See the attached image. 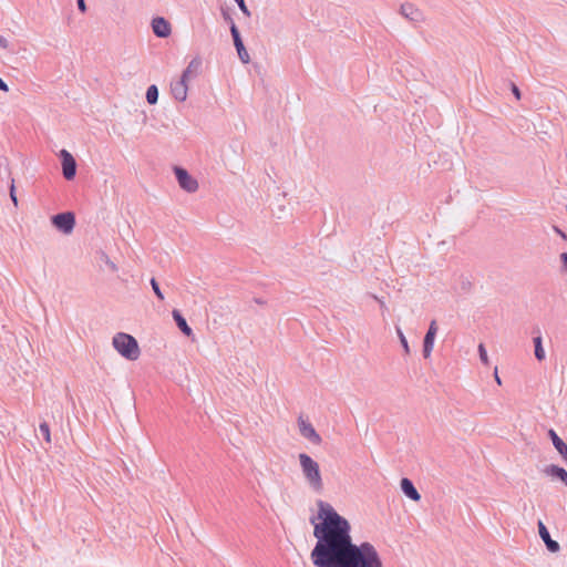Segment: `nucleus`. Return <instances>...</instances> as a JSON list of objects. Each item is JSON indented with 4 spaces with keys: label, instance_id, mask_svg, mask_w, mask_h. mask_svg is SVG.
Returning <instances> with one entry per match:
<instances>
[{
    "label": "nucleus",
    "instance_id": "nucleus-1",
    "mask_svg": "<svg viewBox=\"0 0 567 567\" xmlns=\"http://www.w3.org/2000/svg\"><path fill=\"white\" fill-rule=\"evenodd\" d=\"M317 505V518L320 522L316 523V517L310 518L317 538L310 559L316 567H332L359 545L352 542L351 526L347 518L327 502L319 499Z\"/></svg>",
    "mask_w": 567,
    "mask_h": 567
},
{
    "label": "nucleus",
    "instance_id": "nucleus-2",
    "mask_svg": "<svg viewBox=\"0 0 567 567\" xmlns=\"http://www.w3.org/2000/svg\"><path fill=\"white\" fill-rule=\"evenodd\" d=\"M382 560L374 548L368 542L361 543L353 551L342 558L332 567H382Z\"/></svg>",
    "mask_w": 567,
    "mask_h": 567
},
{
    "label": "nucleus",
    "instance_id": "nucleus-3",
    "mask_svg": "<svg viewBox=\"0 0 567 567\" xmlns=\"http://www.w3.org/2000/svg\"><path fill=\"white\" fill-rule=\"evenodd\" d=\"M113 347L114 349L125 359L135 361L138 359L141 354V350L137 343V340L125 332H117L113 337Z\"/></svg>",
    "mask_w": 567,
    "mask_h": 567
},
{
    "label": "nucleus",
    "instance_id": "nucleus-4",
    "mask_svg": "<svg viewBox=\"0 0 567 567\" xmlns=\"http://www.w3.org/2000/svg\"><path fill=\"white\" fill-rule=\"evenodd\" d=\"M299 462L302 470V473L308 481L309 485L316 492H321L323 488L321 473L319 468V464L308 454L300 453Z\"/></svg>",
    "mask_w": 567,
    "mask_h": 567
},
{
    "label": "nucleus",
    "instance_id": "nucleus-5",
    "mask_svg": "<svg viewBox=\"0 0 567 567\" xmlns=\"http://www.w3.org/2000/svg\"><path fill=\"white\" fill-rule=\"evenodd\" d=\"M51 224L61 233L69 235L75 227V215L73 212H62L51 217Z\"/></svg>",
    "mask_w": 567,
    "mask_h": 567
},
{
    "label": "nucleus",
    "instance_id": "nucleus-6",
    "mask_svg": "<svg viewBox=\"0 0 567 567\" xmlns=\"http://www.w3.org/2000/svg\"><path fill=\"white\" fill-rule=\"evenodd\" d=\"M174 174L182 189L188 193H194L198 189V182L184 167L175 166Z\"/></svg>",
    "mask_w": 567,
    "mask_h": 567
},
{
    "label": "nucleus",
    "instance_id": "nucleus-7",
    "mask_svg": "<svg viewBox=\"0 0 567 567\" xmlns=\"http://www.w3.org/2000/svg\"><path fill=\"white\" fill-rule=\"evenodd\" d=\"M60 159L62 165V175L66 181H73L76 175L78 164L73 155L66 151L61 150Z\"/></svg>",
    "mask_w": 567,
    "mask_h": 567
},
{
    "label": "nucleus",
    "instance_id": "nucleus-8",
    "mask_svg": "<svg viewBox=\"0 0 567 567\" xmlns=\"http://www.w3.org/2000/svg\"><path fill=\"white\" fill-rule=\"evenodd\" d=\"M230 34L234 41V45L236 48V51L238 53V56L243 63H248L250 61L249 54L245 48L244 41L241 39L240 32L236 25V23H231L229 25Z\"/></svg>",
    "mask_w": 567,
    "mask_h": 567
},
{
    "label": "nucleus",
    "instance_id": "nucleus-9",
    "mask_svg": "<svg viewBox=\"0 0 567 567\" xmlns=\"http://www.w3.org/2000/svg\"><path fill=\"white\" fill-rule=\"evenodd\" d=\"M298 425L300 434L309 440L313 444H320L321 443V436L317 433L316 429L312 426V424L306 420L302 419V416H299L298 419Z\"/></svg>",
    "mask_w": 567,
    "mask_h": 567
},
{
    "label": "nucleus",
    "instance_id": "nucleus-10",
    "mask_svg": "<svg viewBox=\"0 0 567 567\" xmlns=\"http://www.w3.org/2000/svg\"><path fill=\"white\" fill-rule=\"evenodd\" d=\"M151 25L153 33L158 38L165 39L172 33L171 23L163 17L153 18Z\"/></svg>",
    "mask_w": 567,
    "mask_h": 567
},
{
    "label": "nucleus",
    "instance_id": "nucleus-11",
    "mask_svg": "<svg viewBox=\"0 0 567 567\" xmlns=\"http://www.w3.org/2000/svg\"><path fill=\"white\" fill-rule=\"evenodd\" d=\"M537 527L539 537L545 543L547 550L550 553H558L560 550V546L558 542L551 539L549 530L547 529L546 525L542 520H538Z\"/></svg>",
    "mask_w": 567,
    "mask_h": 567
},
{
    "label": "nucleus",
    "instance_id": "nucleus-12",
    "mask_svg": "<svg viewBox=\"0 0 567 567\" xmlns=\"http://www.w3.org/2000/svg\"><path fill=\"white\" fill-rule=\"evenodd\" d=\"M400 13L411 22H420L423 20L422 11L412 3L401 4Z\"/></svg>",
    "mask_w": 567,
    "mask_h": 567
},
{
    "label": "nucleus",
    "instance_id": "nucleus-13",
    "mask_svg": "<svg viewBox=\"0 0 567 567\" xmlns=\"http://www.w3.org/2000/svg\"><path fill=\"white\" fill-rule=\"evenodd\" d=\"M548 436L551 440V443L556 451L559 453L561 458L567 464V443H565L564 440L553 429L548 431Z\"/></svg>",
    "mask_w": 567,
    "mask_h": 567
},
{
    "label": "nucleus",
    "instance_id": "nucleus-14",
    "mask_svg": "<svg viewBox=\"0 0 567 567\" xmlns=\"http://www.w3.org/2000/svg\"><path fill=\"white\" fill-rule=\"evenodd\" d=\"M547 476L556 478L560 481L565 486H567V471L556 464L547 465L543 471Z\"/></svg>",
    "mask_w": 567,
    "mask_h": 567
},
{
    "label": "nucleus",
    "instance_id": "nucleus-15",
    "mask_svg": "<svg viewBox=\"0 0 567 567\" xmlns=\"http://www.w3.org/2000/svg\"><path fill=\"white\" fill-rule=\"evenodd\" d=\"M400 486L401 491L408 498L415 502L421 499V494L417 492L416 487L410 478L403 477L400 482Z\"/></svg>",
    "mask_w": 567,
    "mask_h": 567
},
{
    "label": "nucleus",
    "instance_id": "nucleus-16",
    "mask_svg": "<svg viewBox=\"0 0 567 567\" xmlns=\"http://www.w3.org/2000/svg\"><path fill=\"white\" fill-rule=\"evenodd\" d=\"M187 80L181 78L172 84V94L175 100L183 102L187 97Z\"/></svg>",
    "mask_w": 567,
    "mask_h": 567
},
{
    "label": "nucleus",
    "instance_id": "nucleus-17",
    "mask_svg": "<svg viewBox=\"0 0 567 567\" xmlns=\"http://www.w3.org/2000/svg\"><path fill=\"white\" fill-rule=\"evenodd\" d=\"M173 319L177 326V328L186 336L190 337L193 334L192 328L188 326L186 319L182 315V312L177 309L172 311Z\"/></svg>",
    "mask_w": 567,
    "mask_h": 567
},
{
    "label": "nucleus",
    "instance_id": "nucleus-18",
    "mask_svg": "<svg viewBox=\"0 0 567 567\" xmlns=\"http://www.w3.org/2000/svg\"><path fill=\"white\" fill-rule=\"evenodd\" d=\"M537 333L538 334L533 338L534 353H535V358L538 361H543L545 359V350L543 348V339H542V336H540V332L538 329H537Z\"/></svg>",
    "mask_w": 567,
    "mask_h": 567
},
{
    "label": "nucleus",
    "instance_id": "nucleus-19",
    "mask_svg": "<svg viewBox=\"0 0 567 567\" xmlns=\"http://www.w3.org/2000/svg\"><path fill=\"white\" fill-rule=\"evenodd\" d=\"M434 341H435V336L425 333V336L423 338V349H422V354H423L424 359H427L431 357V353H432L433 347H434Z\"/></svg>",
    "mask_w": 567,
    "mask_h": 567
},
{
    "label": "nucleus",
    "instance_id": "nucleus-20",
    "mask_svg": "<svg viewBox=\"0 0 567 567\" xmlns=\"http://www.w3.org/2000/svg\"><path fill=\"white\" fill-rule=\"evenodd\" d=\"M200 65H202V61L199 59H193L189 62V64L187 65V68L183 71L181 78H183L185 80H188L193 72L197 73V71L200 68Z\"/></svg>",
    "mask_w": 567,
    "mask_h": 567
},
{
    "label": "nucleus",
    "instance_id": "nucleus-21",
    "mask_svg": "<svg viewBox=\"0 0 567 567\" xmlns=\"http://www.w3.org/2000/svg\"><path fill=\"white\" fill-rule=\"evenodd\" d=\"M145 97L148 104H156L158 101V87L155 84L150 85L146 90Z\"/></svg>",
    "mask_w": 567,
    "mask_h": 567
},
{
    "label": "nucleus",
    "instance_id": "nucleus-22",
    "mask_svg": "<svg viewBox=\"0 0 567 567\" xmlns=\"http://www.w3.org/2000/svg\"><path fill=\"white\" fill-rule=\"evenodd\" d=\"M39 431L43 436L44 441L50 445L51 444V431L48 422L43 421L39 425Z\"/></svg>",
    "mask_w": 567,
    "mask_h": 567
},
{
    "label": "nucleus",
    "instance_id": "nucleus-23",
    "mask_svg": "<svg viewBox=\"0 0 567 567\" xmlns=\"http://www.w3.org/2000/svg\"><path fill=\"white\" fill-rule=\"evenodd\" d=\"M396 332H398V337H399V340H400V343L404 350V353L405 354H410L411 350H410V346H409V342L404 336V333L402 332V330L396 327Z\"/></svg>",
    "mask_w": 567,
    "mask_h": 567
},
{
    "label": "nucleus",
    "instance_id": "nucleus-24",
    "mask_svg": "<svg viewBox=\"0 0 567 567\" xmlns=\"http://www.w3.org/2000/svg\"><path fill=\"white\" fill-rule=\"evenodd\" d=\"M151 286H152V289L155 293V296L158 298V300L163 301L164 300V295L159 288V284L158 281L153 277L151 278V281H150Z\"/></svg>",
    "mask_w": 567,
    "mask_h": 567
},
{
    "label": "nucleus",
    "instance_id": "nucleus-25",
    "mask_svg": "<svg viewBox=\"0 0 567 567\" xmlns=\"http://www.w3.org/2000/svg\"><path fill=\"white\" fill-rule=\"evenodd\" d=\"M9 195H10V199L13 203V205L16 207H18V197H17V194H16V185H14V179L13 178L11 179V184H10V187H9Z\"/></svg>",
    "mask_w": 567,
    "mask_h": 567
},
{
    "label": "nucleus",
    "instance_id": "nucleus-26",
    "mask_svg": "<svg viewBox=\"0 0 567 567\" xmlns=\"http://www.w3.org/2000/svg\"><path fill=\"white\" fill-rule=\"evenodd\" d=\"M478 354H480L481 361L484 364H488L487 351H486V349H485L483 343H480V346H478Z\"/></svg>",
    "mask_w": 567,
    "mask_h": 567
},
{
    "label": "nucleus",
    "instance_id": "nucleus-27",
    "mask_svg": "<svg viewBox=\"0 0 567 567\" xmlns=\"http://www.w3.org/2000/svg\"><path fill=\"white\" fill-rule=\"evenodd\" d=\"M437 322L436 320H432L429 324V329L426 331V333H430L431 336H435L436 337V333H437Z\"/></svg>",
    "mask_w": 567,
    "mask_h": 567
},
{
    "label": "nucleus",
    "instance_id": "nucleus-28",
    "mask_svg": "<svg viewBox=\"0 0 567 567\" xmlns=\"http://www.w3.org/2000/svg\"><path fill=\"white\" fill-rule=\"evenodd\" d=\"M235 2L238 4L239 9L244 14L250 16V12L245 3V0H236Z\"/></svg>",
    "mask_w": 567,
    "mask_h": 567
},
{
    "label": "nucleus",
    "instance_id": "nucleus-29",
    "mask_svg": "<svg viewBox=\"0 0 567 567\" xmlns=\"http://www.w3.org/2000/svg\"><path fill=\"white\" fill-rule=\"evenodd\" d=\"M511 91H512V93L514 94V96L516 97V100H520V97H522L520 90H519V87H518L515 83H513V82H511Z\"/></svg>",
    "mask_w": 567,
    "mask_h": 567
},
{
    "label": "nucleus",
    "instance_id": "nucleus-30",
    "mask_svg": "<svg viewBox=\"0 0 567 567\" xmlns=\"http://www.w3.org/2000/svg\"><path fill=\"white\" fill-rule=\"evenodd\" d=\"M563 270L567 272V252H561L559 256Z\"/></svg>",
    "mask_w": 567,
    "mask_h": 567
},
{
    "label": "nucleus",
    "instance_id": "nucleus-31",
    "mask_svg": "<svg viewBox=\"0 0 567 567\" xmlns=\"http://www.w3.org/2000/svg\"><path fill=\"white\" fill-rule=\"evenodd\" d=\"M553 230L560 236L561 239L567 240V234L561 230L558 226H553Z\"/></svg>",
    "mask_w": 567,
    "mask_h": 567
},
{
    "label": "nucleus",
    "instance_id": "nucleus-32",
    "mask_svg": "<svg viewBox=\"0 0 567 567\" xmlns=\"http://www.w3.org/2000/svg\"><path fill=\"white\" fill-rule=\"evenodd\" d=\"M76 4H78V9H79L82 13H85V12H86V4H85V0H76Z\"/></svg>",
    "mask_w": 567,
    "mask_h": 567
},
{
    "label": "nucleus",
    "instance_id": "nucleus-33",
    "mask_svg": "<svg viewBox=\"0 0 567 567\" xmlns=\"http://www.w3.org/2000/svg\"><path fill=\"white\" fill-rule=\"evenodd\" d=\"M221 14H223L224 20L227 21L230 25H231V23H235L231 16L226 10H223Z\"/></svg>",
    "mask_w": 567,
    "mask_h": 567
},
{
    "label": "nucleus",
    "instance_id": "nucleus-34",
    "mask_svg": "<svg viewBox=\"0 0 567 567\" xmlns=\"http://www.w3.org/2000/svg\"><path fill=\"white\" fill-rule=\"evenodd\" d=\"M252 301L259 306H266L267 305V300L264 299V298H260V297H255L252 299Z\"/></svg>",
    "mask_w": 567,
    "mask_h": 567
},
{
    "label": "nucleus",
    "instance_id": "nucleus-35",
    "mask_svg": "<svg viewBox=\"0 0 567 567\" xmlns=\"http://www.w3.org/2000/svg\"><path fill=\"white\" fill-rule=\"evenodd\" d=\"M8 47H9V41L4 37L0 35V48L7 49Z\"/></svg>",
    "mask_w": 567,
    "mask_h": 567
},
{
    "label": "nucleus",
    "instance_id": "nucleus-36",
    "mask_svg": "<svg viewBox=\"0 0 567 567\" xmlns=\"http://www.w3.org/2000/svg\"><path fill=\"white\" fill-rule=\"evenodd\" d=\"M0 91L2 92H8L9 91V86L8 84L3 81L2 78H0Z\"/></svg>",
    "mask_w": 567,
    "mask_h": 567
},
{
    "label": "nucleus",
    "instance_id": "nucleus-37",
    "mask_svg": "<svg viewBox=\"0 0 567 567\" xmlns=\"http://www.w3.org/2000/svg\"><path fill=\"white\" fill-rule=\"evenodd\" d=\"M494 375H495V381H496V383L501 385V384H502V380H501V378L498 377V374H497V371H496V370H495Z\"/></svg>",
    "mask_w": 567,
    "mask_h": 567
}]
</instances>
